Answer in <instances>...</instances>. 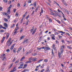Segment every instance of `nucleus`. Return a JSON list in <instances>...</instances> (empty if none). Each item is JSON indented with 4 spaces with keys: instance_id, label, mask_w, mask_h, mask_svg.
Wrapping results in <instances>:
<instances>
[{
    "instance_id": "f8f14e48",
    "label": "nucleus",
    "mask_w": 72,
    "mask_h": 72,
    "mask_svg": "<svg viewBox=\"0 0 72 72\" xmlns=\"http://www.w3.org/2000/svg\"><path fill=\"white\" fill-rule=\"evenodd\" d=\"M9 33H8L7 34L6 39H8L9 38Z\"/></svg>"
},
{
    "instance_id": "393cba45",
    "label": "nucleus",
    "mask_w": 72,
    "mask_h": 72,
    "mask_svg": "<svg viewBox=\"0 0 72 72\" xmlns=\"http://www.w3.org/2000/svg\"><path fill=\"white\" fill-rule=\"evenodd\" d=\"M50 14H51L52 15H55V14H54V13H53L52 12H50Z\"/></svg>"
},
{
    "instance_id": "72a5a7b5",
    "label": "nucleus",
    "mask_w": 72,
    "mask_h": 72,
    "mask_svg": "<svg viewBox=\"0 0 72 72\" xmlns=\"http://www.w3.org/2000/svg\"><path fill=\"white\" fill-rule=\"evenodd\" d=\"M44 71H45V69H42L40 71V72H44Z\"/></svg>"
},
{
    "instance_id": "4be33fe9",
    "label": "nucleus",
    "mask_w": 72,
    "mask_h": 72,
    "mask_svg": "<svg viewBox=\"0 0 72 72\" xmlns=\"http://www.w3.org/2000/svg\"><path fill=\"white\" fill-rule=\"evenodd\" d=\"M64 4L66 6H67V4L66 2L64 3Z\"/></svg>"
},
{
    "instance_id": "37998d69",
    "label": "nucleus",
    "mask_w": 72,
    "mask_h": 72,
    "mask_svg": "<svg viewBox=\"0 0 72 72\" xmlns=\"http://www.w3.org/2000/svg\"><path fill=\"white\" fill-rule=\"evenodd\" d=\"M58 12L59 13H60V12H61V13H62V11H60V10H59V9H58V10H57Z\"/></svg>"
},
{
    "instance_id": "f3484780",
    "label": "nucleus",
    "mask_w": 72,
    "mask_h": 72,
    "mask_svg": "<svg viewBox=\"0 0 72 72\" xmlns=\"http://www.w3.org/2000/svg\"><path fill=\"white\" fill-rule=\"evenodd\" d=\"M25 59V57H23L21 59V61H22L24 59Z\"/></svg>"
},
{
    "instance_id": "412c9836",
    "label": "nucleus",
    "mask_w": 72,
    "mask_h": 72,
    "mask_svg": "<svg viewBox=\"0 0 72 72\" xmlns=\"http://www.w3.org/2000/svg\"><path fill=\"white\" fill-rule=\"evenodd\" d=\"M34 5L35 7L36 6V2H35L34 3Z\"/></svg>"
},
{
    "instance_id": "4c0bfd02",
    "label": "nucleus",
    "mask_w": 72,
    "mask_h": 72,
    "mask_svg": "<svg viewBox=\"0 0 72 72\" xmlns=\"http://www.w3.org/2000/svg\"><path fill=\"white\" fill-rule=\"evenodd\" d=\"M29 18V15H28V16H27L26 17V19L27 20L28 18Z\"/></svg>"
},
{
    "instance_id": "6ab92c4d",
    "label": "nucleus",
    "mask_w": 72,
    "mask_h": 72,
    "mask_svg": "<svg viewBox=\"0 0 72 72\" xmlns=\"http://www.w3.org/2000/svg\"><path fill=\"white\" fill-rule=\"evenodd\" d=\"M31 63V61H29L26 62H25V63Z\"/></svg>"
},
{
    "instance_id": "bf43d9fd",
    "label": "nucleus",
    "mask_w": 72,
    "mask_h": 72,
    "mask_svg": "<svg viewBox=\"0 0 72 72\" xmlns=\"http://www.w3.org/2000/svg\"><path fill=\"white\" fill-rule=\"evenodd\" d=\"M46 18H47L48 19H49V18L48 16L46 15Z\"/></svg>"
},
{
    "instance_id": "b1692460",
    "label": "nucleus",
    "mask_w": 72,
    "mask_h": 72,
    "mask_svg": "<svg viewBox=\"0 0 72 72\" xmlns=\"http://www.w3.org/2000/svg\"><path fill=\"white\" fill-rule=\"evenodd\" d=\"M56 21H57V22L59 23V24H60V21H59V20H56Z\"/></svg>"
},
{
    "instance_id": "c756f323",
    "label": "nucleus",
    "mask_w": 72,
    "mask_h": 72,
    "mask_svg": "<svg viewBox=\"0 0 72 72\" xmlns=\"http://www.w3.org/2000/svg\"><path fill=\"white\" fill-rule=\"evenodd\" d=\"M16 17H18V12H17L15 14Z\"/></svg>"
},
{
    "instance_id": "6e6552de",
    "label": "nucleus",
    "mask_w": 72,
    "mask_h": 72,
    "mask_svg": "<svg viewBox=\"0 0 72 72\" xmlns=\"http://www.w3.org/2000/svg\"><path fill=\"white\" fill-rule=\"evenodd\" d=\"M15 45V44H14L10 48L11 50H12L13 49H14V46Z\"/></svg>"
},
{
    "instance_id": "9d476101",
    "label": "nucleus",
    "mask_w": 72,
    "mask_h": 72,
    "mask_svg": "<svg viewBox=\"0 0 72 72\" xmlns=\"http://www.w3.org/2000/svg\"><path fill=\"white\" fill-rule=\"evenodd\" d=\"M5 37H3V38L2 40V41L1 42H4V40H5Z\"/></svg>"
},
{
    "instance_id": "7ed1b4c3",
    "label": "nucleus",
    "mask_w": 72,
    "mask_h": 72,
    "mask_svg": "<svg viewBox=\"0 0 72 72\" xmlns=\"http://www.w3.org/2000/svg\"><path fill=\"white\" fill-rule=\"evenodd\" d=\"M12 5H10V6L8 8L7 12V14H9L10 13V8H12Z\"/></svg>"
},
{
    "instance_id": "bb28decb",
    "label": "nucleus",
    "mask_w": 72,
    "mask_h": 72,
    "mask_svg": "<svg viewBox=\"0 0 72 72\" xmlns=\"http://www.w3.org/2000/svg\"><path fill=\"white\" fill-rule=\"evenodd\" d=\"M58 34H59V33H58L57 32H55V35H58Z\"/></svg>"
},
{
    "instance_id": "4468645a",
    "label": "nucleus",
    "mask_w": 72,
    "mask_h": 72,
    "mask_svg": "<svg viewBox=\"0 0 72 72\" xmlns=\"http://www.w3.org/2000/svg\"><path fill=\"white\" fill-rule=\"evenodd\" d=\"M44 66H45V64H42V66H40V68H42H42H44Z\"/></svg>"
},
{
    "instance_id": "f03ea898",
    "label": "nucleus",
    "mask_w": 72,
    "mask_h": 72,
    "mask_svg": "<svg viewBox=\"0 0 72 72\" xmlns=\"http://www.w3.org/2000/svg\"><path fill=\"white\" fill-rule=\"evenodd\" d=\"M61 53H62V54L63 52V49H65L66 48V46L65 45H63L61 46Z\"/></svg>"
},
{
    "instance_id": "49530a36",
    "label": "nucleus",
    "mask_w": 72,
    "mask_h": 72,
    "mask_svg": "<svg viewBox=\"0 0 72 72\" xmlns=\"http://www.w3.org/2000/svg\"><path fill=\"white\" fill-rule=\"evenodd\" d=\"M23 66V63L21 64L20 65V66L21 67H22V66Z\"/></svg>"
},
{
    "instance_id": "f704fd0d",
    "label": "nucleus",
    "mask_w": 72,
    "mask_h": 72,
    "mask_svg": "<svg viewBox=\"0 0 72 72\" xmlns=\"http://www.w3.org/2000/svg\"><path fill=\"white\" fill-rule=\"evenodd\" d=\"M18 62H19V60H18L16 61V62H15V64H17V63H18Z\"/></svg>"
},
{
    "instance_id": "8fccbe9b",
    "label": "nucleus",
    "mask_w": 72,
    "mask_h": 72,
    "mask_svg": "<svg viewBox=\"0 0 72 72\" xmlns=\"http://www.w3.org/2000/svg\"><path fill=\"white\" fill-rule=\"evenodd\" d=\"M37 50H41V48H37Z\"/></svg>"
},
{
    "instance_id": "9b49d317",
    "label": "nucleus",
    "mask_w": 72,
    "mask_h": 72,
    "mask_svg": "<svg viewBox=\"0 0 72 72\" xmlns=\"http://www.w3.org/2000/svg\"><path fill=\"white\" fill-rule=\"evenodd\" d=\"M24 38V36H22L21 37H20V40H22V39H23Z\"/></svg>"
},
{
    "instance_id": "a19ab883",
    "label": "nucleus",
    "mask_w": 72,
    "mask_h": 72,
    "mask_svg": "<svg viewBox=\"0 0 72 72\" xmlns=\"http://www.w3.org/2000/svg\"><path fill=\"white\" fill-rule=\"evenodd\" d=\"M58 36H59V39H60L62 38V36L59 35H58Z\"/></svg>"
},
{
    "instance_id": "5fc2aeb1",
    "label": "nucleus",
    "mask_w": 72,
    "mask_h": 72,
    "mask_svg": "<svg viewBox=\"0 0 72 72\" xmlns=\"http://www.w3.org/2000/svg\"><path fill=\"white\" fill-rule=\"evenodd\" d=\"M2 9H3L2 7L0 6V11H2Z\"/></svg>"
},
{
    "instance_id": "09e8293b",
    "label": "nucleus",
    "mask_w": 72,
    "mask_h": 72,
    "mask_svg": "<svg viewBox=\"0 0 72 72\" xmlns=\"http://www.w3.org/2000/svg\"><path fill=\"white\" fill-rule=\"evenodd\" d=\"M31 60H32V58H30L29 59V61H31Z\"/></svg>"
},
{
    "instance_id": "ea45409f",
    "label": "nucleus",
    "mask_w": 72,
    "mask_h": 72,
    "mask_svg": "<svg viewBox=\"0 0 72 72\" xmlns=\"http://www.w3.org/2000/svg\"><path fill=\"white\" fill-rule=\"evenodd\" d=\"M37 10H38V9L37 8L35 11V12H37Z\"/></svg>"
},
{
    "instance_id": "864d4df0",
    "label": "nucleus",
    "mask_w": 72,
    "mask_h": 72,
    "mask_svg": "<svg viewBox=\"0 0 72 72\" xmlns=\"http://www.w3.org/2000/svg\"><path fill=\"white\" fill-rule=\"evenodd\" d=\"M61 41L62 43H64V41L63 40H61Z\"/></svg>"
},
{
    "instance_id": "338daca9",
    "label": "nucleus",
    "mask_w": 72,
    "mask_h": 72,
    "mask_svg": "<svg viewBox=\"0 0 72 72\" xmlns=\"http://www.w3.org/2000/svg\"><path fill=\"white\" fill-rule=\"evenodd\" d=\"M26 66H27V64H24V67H26Z\"/></svg>"
},
{
    "instance_id": "39448f33",
    "label": "nucleus",
    "mask_w": 72,
    "mask_h": 72,
    "mask_svg": "<svg viewBox=\"0 0 72 72\" xmlns=\"http://www.w3.org/2000/svg\"><path fill=\"white\" fill-rule=\"evenodd\" d=\"M50 48L49 47H45L44 48V50L45 51H47V50H50Z\"/></svg>"
},
{
    "instance_id": "774afa93",
    "label": "nucleus",
    "mask_w": 72,
    "mask_h": 72,
    "mask_svg": "<svg viewBox=\"0 0 72 72\" xmlns=\"http://www.w3.org/2000/svg\"><path fill=\"white\" fill-rule=\"evenodd\" d=\"M10 51V50L8 49L6 50V51H7V52H9V51Z\"/></svg>"
},
{
    "instance_id": "6e6d98bb",
    "label": "nucleus",
    "mask_w": 72,
    "mask_h": 72,
    "mask_svg": "<svg viewBox=\"0 0 72 72\" xmlns=\"http://www.w3.org/2000/svg\"><path fill=\"white\" fill-rule=\"evenodd\" d=\"M56 44H59V42H58V40H56Z\"/></svg>"
},
{
    "instance_id": "7c9ffc66",
    "label": "nucleus",
    "mask_w": 72,
    "mask_h": 72,
    "mask_svg": "<svg viewBox=\"0 0 72 72\" xmlns=\"http://www.w3.org/2000/svg\"><path fill=\"white\" fill-rule=\"evenodd\" d=\"M28 3H31V0H29L28 1Z\"/></svg>"
},
{
    "instance_id": "e433bc0d",
    "label": "nucleus",
    "mask_w": 72,
    "mask_h": 72,
    "mask_svg": "<svg viewBox=\"0 0 72 72\" xmlns=\"http://www.w3.org/2000/svg\"><path fill=\"white\" fill-rule=\"evenodd\" d=\"M22 49V48H20L19 50H18V51H21V50Z\"/></svg>"
},
{
    "instance_id": "aec40b11",
    "label": "nucleus",
    "mask_w": 72,
    "mask_h": 72,
    "mask_svg": "<svg viewBox=\"0 0 72 72\" xmlns=\"http://www.w3.org/2000/svg\"><path fill=\"white\" fill-rule=\"evenodd\" d=\"M4 27H6L8 26V25L6 23H5L4 24Z\"/></svg>"
},
{
    "instance_id": "13d9d810",
    "label": "nucleus",
    "mask_w": 72,
    "mask_h": 72,
    "mask_svg": "<svg viewBox=\"0 0 72 72\" xmlns=\"http://www.w3.org/2000/svg\"><path fill=\"white\" fill-rule=\"evenodd\" d=\"M41 49H45V47H42L41 48Z\"/></svg>"
},
{
    "instance_id": "052dcab7",
    "label": "nucleus",
    "mask_w": 72,
    "mask_h": 72,
    "mask_svg": "<svg viewBox=\"0 0 72 72\" xmlns=\"http://www.w3.org/2000/svg\"><path fill=\"white\" fill-rule=\"evenodd\" d=\"M15 58H14L13 60H12V62H14V61H15Z\"/></svg>"
},
{
    "instance_id": "5701e85b",
    "label": "nucleus",
    "mask_w": 72,
    "mask_h": 72,
    "mask_svg": "<svg viewBox=\"0 0 72 72\" xmlns=\"http://www.w3.org/2000/svg\"><path fill=\"white\" fill-rule=\"evenodd\" d=\"M48 61V59H45L44 60V62H47Z\"/></svg>"
},
{
    "instance_id": "de8ad7c7",
    "label": "nucleus",
    "mask_w": 72,
    "mask_h": 72,
    "mask_svg": "<svg viewBox=\"0 0 72 72\" xmlns=\"http://www.w3.org/2000/svg\"><path fill=\"white\" fill-rule=\"evenodd\" d=\"M66 34H67V35H68V36H70V34H69V33H66Z\"/></svg>"
},
{
    "instance_id": "cd10ccee",
    "label": "nucleus",
    "mask_w": 72,
    "mask_h": 72,
    "mask_svg": "<svg viewBox=\"0 0 72 72\" xmlns=\"http://www.w3.org/2000/svg\"><path fill=\"white\" fill-rule=\"evenodd\" d=\"M11 40V38H10L9 39L8 41H7V42H9L10 41V40Z\"/></svg>"
},
{
    "instance_id": "2eb2a0df",
    "label": "nucleus",
    "mask_w": 72,
    "mask_h": 72,
    "mask_svg": "<svg viewBox=\"0 0 72 72\" xmlns=\"http://www.w3.org/2000/svg\"><path fill=\"white\" fill-rule=\"evenodd\" d=\"M37 58H32V61H33V62H35V61H37Z\"/></svg>"
},
{
    "instance_id": "c03bdc74",
    "label": "nucleus",
    "mask_w": 72,
    "mask_h": 72,
    "mask_svg": "<svg viewBox=\"0 0 72 72\" xmlns=\"http://www.w3.org/2000/svg\"><path fill=\"white\" fill-rule=\"evenodd\" d=\"M4 3H7L8 1L7 0H4Z\"/></svg>"
},
{
    "instance_id": "680f3d73",
    "label": "nucleus",
    "mask_w": 72,
    "mask_h": 72,
    "mask_svg": "<svg viewBox=\"0 0 72 72\" xmlns=\"http://www.w3.org/2000/svg\"><path fill=\"white\" fill-rule=\"evenodd\" d=\"M51 37H55V35L54 34H52L51 36Z\"/></svg>"
},
{
    "instance_id": "1a4fd4ad",
    "label": "nucleus",
    "mask_w": 72,
    "mask_h": 72,
    "mask_svg": "<svg viewBox=\"0 0 72 72\" xmlns=\"http://www.w3.org/2000/svg\"><path fill=\"white\" fill-rule=\"evenodd\" d=\"M43 12H44V11L43 10V8H42L41 9V12L40 13V16H41L42 13H43Z\"/></svg>"
},
{
    "instance_id": "a211bd4d",
    "label": "nucleus",
    "mask_w": 72,
    "mask_h": 72,
    "mask_svg": "<svg viewBox=\"0 0 72 72\" xmlns=\"http://www.w3.org/2000/svg\"><path fill=\"white\" fill-rule=\"evenodd\" d=\"M48 19H49V22H52V20H51V19L50 18H49Z\"/></svg>"
},
{
    "instance_id": "c85d7f7f",
    "label": "nucleus",
    "mask_w": 72,
    "mask_h": 72,
    "mask_svg": "<svg viewBox=\"0 0 72 72\" xmlns=\"http://www.w3.org/2000/svg\"><path fill=\"white\" fill-rule=\"evenodd\" d=\"M52 47L54 50L55 49V44H53L52 46Z\"/></svg>"
},
{
    "instance_id": "473e14b6",
    "label": "nucleus",
    "mask_w": 72,
    "mask_h": 72,
    "mask_svg": "<svg viewBox=\"0 0 72 72\" xmlns=\"http://www.w3.org/2000/svg\"><path fill=\"white\" fill-rule=\"evenodd\" d=\"M54 37H51L52 39V40H55V39L54 38Z\"/></svg>"
},
{
    "instance_id": "0eeeda50",
    "label": "nucleus",
    "mask_w": 72,
    "mask_h": 72,
    "mask_svg": "<svg viewBox=\"0 0 72 72\" xmlns=\"http://www.w3.org/2000/svg\"><path fill=\"white\" fill-rule=\"evenodd\" d=\"M58 32H59V33H62V34H61V35H62V36H63V34H64V33H65V32H63L62 31H58Z\"/></svg>"
},
{
    "instance_id": "a878e982",
    "label": "nucleus",
    "mask_w": 72,
    "mask_h": 72,
    "mask_svg": "<svg viewBox=\"0 0 72 72\" xmlns=\"http://www.w3.org/2000/svg\"><path fill=\"white\" fill-rule=\"evenodd\" d=\"M15 24H14L13 25H12L11 28H13V27H14L15 26Z\"/></svg>"
},
{
    "instance_id": "a18cd8bd",
    "label": "nucleus",
    "mask_w": 72,
    "mask_h": 72,
    "mask_svg": "<svg viewBox=\"0 0 72 72\" xmlns=\"http://www.w3.org/2000/svg\"><path fill=\"white\" fill-rule=\"evenodd\" d=\"M13 52H14V53H15V49H14L13 50Z\"/></svg>"
},
{
    "instance_id": "3c124183",
    "label": "nucleus",
    "mask_w": 72,
    "mask_h": 72,
    "mask_svg": "<svg viewBox=\"0 0 72 72\" xmlns=\"http://www.w3.org/2000/svg\"><path fill=\"white\" fill-rule=\"evenodd\" d=\"M13 63H12L11 64V65L10 66V68H11V67H12V66H13Z\"/></svg>"
},
{
    "instance_id": "f257e3e1",
    "label": "nucleus",
    "mask_w": 72,
    "mask_h": 72,
    "mask_svg": "<svg viewBox=\"0 0 72 72\" xmlns=\"http://www.w3.org/2000/svg\"><path fill=\"white\" fill-rule=\"evenodd\" d=\"M37 30V28H35L34 29V27H33L32 29L30 30V32H33L32 35H34L35 34L36 32V31Z\"/></svg>"
},
{
    "instance_id": "e2e57ef3",
    "label": "nucleus",
    "mask_w": 72,
    "mask_h": 72,
    "mask_svg": "<svg viewBox=\"0 0 72 72\" xmlns=\"http://www.w3.org/2000/svg\"><path fill=\"white\" fill-rule=\"evenodd\" d=\"M13 11H14V13H15V11H16V9H14L13 10Z\"/></svg>"
},
{
    "instance_id": "69168bd1",
    "label": "nucleus",
    "mask_w": 72,
    "mask_h": 72,
    "mask_svg": "<svg viewBox=\"0 0 72 72\" xmlns=\"http://www.w3.org/2000/svg\"><path fill=\"white\" fill-rule=\"evenodd\" d=\"M3 27L2 25H0V29H1V28Z\"/></svg>"
},
{
    "instance_id": "0e129e2a",
    "label": "nucleus",
    "mask_w": 72,
    "mask_h": 72,
    "mask_svg": "<svg viewBox=\"0 0 72 72\" xmlns=\"http://www.w3.org/2000/svg\"><path fill=\"white\" fill-rule=\"evenodd\" d=\"M68 49H72V48H71V47H70L69 46H68Z\"/></svg>"
},
{
    "instance_id": "58836bf2",
    "label": "nucleus",
    "mask_w": 72,
    "mask_h": 72,
    "mask_svg": "<svg viewBox=\"0 0 72 72\" xmlns=\"http://www.w3.org/2000/svg\"><path fill=\"white\" fill-rule=\"evenodd\" d=\"M39 70V69L37 68H36L35 69V71H38Z\"/></svg>"
},
{
    "instance_id": "c9c22d12",
    "label": "nucleus",
    "mask_w": 72,
    "mask_h": 72,
    "mask_svg": "<svg viewBox=\"0 0 72 72\" xmlns=\"http://www.w3.org/2000/svg\"><path fill=\"white\" fill-rule=\"evenodd\" d=\"M4 21H5V22H8V19L5 18L4 19Z\"/></svg>"
},
{
    "instance_id": "dca6fc26",
    "label": "nucleus",
    "mask_w": 72,
    "mask_h": 72,
    "mask_svg": "<svg viewBox=\"0 0 72 72\" xmlns=\"http://www.w3.org/2000/svg\"><path fill=\"white\" fill-rule=\"evenodd\" d=\"M28 39H27L24 40V41L23 42V43H24V42H26V43H27V42L28 41Z\"/></svg>"
},
{
    "instance_id": "ddd939ff",
    "label": "nucleus",
    "mask_w": 72,
    "mask_h": 72,
    "mask_svg": "<svg viewBox=\"0 0 72 72\" xmlns=\"http://www.w3.org/2000/svg\"><path fill=\"white\" fill-rule=\"evenodd\" d=\"M61 55V54H60V53H59V52L58 55L59 58V59H60V58H61V56H60Z\"/></svg>"
},
{
    "instance_id": "2f4dec72",
    "label": "nucleus",
    "mask_w": 72,
    "mask_h": 72,
    "mask_svg": "<svg viewBox=\"0 0 72 72\" xmlns=\"http://www.w3.org/2000/svg\"><path fill=\"white\" fill-rule=\"evenodd\" d=\"M29 22V21H28L26 22V26L28 25V22Z\"/></svg>"
},
{
    "instance_id": "423d86ee",
    "label": "nucleus",
    "mask_w": 72,
    "mask_h": 72,
    "mask_svg": "<svg viewBox=\"0 0 72 72\" xmlns=\"http://www.w3.org/2000/svg\"><path fill=\"white\" fill-rule=\"evenodd\" d=\"M3 15H6L7 17H8V18L9 19H10V16H9V15H8V14L6 13H3Z\"/></svg>"
},
{
    "instance_id": "603ef678",
    "label": "nucleus",
    "mask_w": 72,
    "mask_h": 72,
    "mask_svg": "<svg viewBox=\"0 0 72 72\" xmlns=\"http://www.w3.org/2000/svg\"><path fill=\"white\" fill-rule=\"evenodd\" d=\"M4 30H1L0 31V32L2 33V32H4Z\"/></svg>"
},
{
    "instance_id": "20e7f679",
    "label": "nucleus",
    "mask_w": 72,
    "mask_h": 72,
    "mask_svg": "<svg viewBox=\"0 0 72 72\" xmlns=\"http://www.w3.org/2000/svg\"><path fill=\"white\" fill-rule=\"evenodd\" d=\"M18 29V27H17L15 29V30L14 31V34H13L14 36V35H15L17 34V30Z\"/></svg>"
},
{
    "instance_id": "4d7b16f0",
    "label": "nucleus",
    "mask_w": 72,
    "mask_h": 72,
    "mask_svg": "<svg viewBox=\"0 0 72 72\" xmlns=\"http://www.w3.org/2000/svg\"><path fill=\"white\" fill-rule=\"evenodd\" d=\"M26 5V3H25L24 5V7H25V6Z\"/></svg>"
},
{
    "instance_id": "79ce46f5",
    "label": "nucleus",
    "mask_w": 72,
    "mask_h": 72,
    "mask_svg": "<svg viewBox=\"0 0 72 72\" xmlns=\"http://www.w3.org/2000/svg\"><path fill=\"white\" fill-rule=\"evenodd\" d=\"M40 66H41V65H39V66H37L36 67V68H38V67H40Z\"/></svg>"
}]
</instances>
